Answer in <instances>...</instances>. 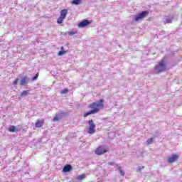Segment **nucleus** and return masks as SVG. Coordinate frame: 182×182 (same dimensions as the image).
I'll list each match as a JSON object with an SVG mask.
<instances>
[{"instance_id": "obj_13", "label": "nucleus", "mask_w": 182, "mask_h": 182, "mask_svg": "<svg viewBox=\"0 0 182 182\" xmlns=\"http://www.w3.org/2000/svg\"><path fill=\"white\" fill-rule=\"evenodd\" d=\"M9 132H10L11 133H14V132H18V130H16V127L10 126V127L9 128Z\"/></svg>"}, {"instance_id": "obj_4", "label": "nucleus", "mask_w": 182, "mask_h": 182, "mask_svg": "<svg viewBox=\"0 0 182 182\" xmlns=\"http://www.w3.org/2000/svg\"><path fill=\"white\" fill-rule=\"evenodd\" d=\"M68 15V9H65L60 11V16L57 19V23H63V20L66 19V16Z\"/></svg>"}, {"instance_id": "obj_20", "label": "nucleus", "mask_w": 182, "mask_h": 182, "mask_svg": "<svg viewBox=\"0 0 182 182\" xmlns=\"http://www.w3.org/2000/svg\"><path fill=\"white\" fill-rule=\"evenodd\" d=\"M153 141H154L153 138H149V139H148L146 140L147 144H151V143H153Z\"/></svg>"}, {"instance_id": "obj_3", "label": "nucleus", "mask_w": 182, "mask_h": 182, "mask_svg": "<svg viewBox=\"0 0 182 182\" xmlns=\"http://www.w3.org/2000/svg\"><path fill=\"white\" fill-rule=\"evenodd\" d=\"M166 63L164 60H162L159 63V65L155 67L156 73H161V72L166 71Z\"/></svg>"}, {"instance_id": "obj_25", "label": "nucleus", "mask_w": 182, "mask_h": 182, "mask_svg": "<svg viewBox=\"0 0 182 182\" xmlns=\"http://www.w3.org/2000/svg\"><path fill=\"white\" fill-rule=\"evenodd\" d=\"M108 164H109V166H114V162L111 161V162H109Z\"/></svg>"}, {"instance_id": "obj_17", "label": "nucleus", "mask_w": 182, "mask_h": 182, "mask_svg": "<svg viewBox=\"0 0 182 182\" xmlns=\"http://www.w3.org/2000/svg\"><path fill=\"white\" fill-rule=\"evenodd\" d=\"M77 33V30L70 31L68 32V34L70 36H73V35H76Z\"/></svg>"}, {"instance_id": "obj_12", "label": "nucleus", "mask_w": 182, "mask_h": 182, "mask_svg": "<svg viewBox=\"0 0 182 182\" xmlns=\"http://www.w3.org/2000/svg\"><path fill=\"white\" fill-rule=\"evenodd\" d=\"M28 77H24L20 80V85L21 86H25V85H28Z\"/></svg>"}, {"instance_id": "obj_8", "label": "nucleus", "mask_w": 182, "mask_h": 182, "mask_svg": "<svg viewBox=\"0 0 182 182\" xmlns=\"http://www.w3.org/2000/svg\"><path fill=\"white\" fill-rule=\"evenodd\" d=\"M89 25H90V21H89V20L84 19L79 23L78 28H85V26Z\"/></svg>"}, {"instance_id": "obj_1", "label": "nucleus", "mask_w": 182, "mask_h": 182, "mask_svg": "<svg viewBox=\"0 0 182 182\" xmlns=\"http://www.w3.org/2000/svg\"><path fill=\"white\" fill-rule=\"evenodd\" d=\"M88 107L89 109H92V110L84 113L83 117H87V116H90V114H96V113H99L100 109L105 107V100L100 99L97 102H92L88 105Z\"/></svg>"}, {"instance_id": "obj_14", "label": "nucleus", "mask_w": 182, "mask_h": 182, "mask_svg": "<svg viewBox=\"0 0 182 182\" xmlns=\"http://www.w3.org/2000/svg\"><path fill=\"white\" fill-rule=\"evenodd\" d=\"M82 0H73L71 4L72 5H80Z\"/></svg>"}, {"instance_id": "obj_7", "label": "nucleus", "mask_w": 182, "mask_h": 182, "mask_svg": "<svg viewBox=\"0 0 182 182\" xmlns=\"http://www.w3.org/2000/svg\"><path fill=\"white\" fill-rule=\"evenodd\" d=\"M65 114H68L67 112H61L59 115H55L53 118V122H59V120H62L63 119V116H65Z\"/></svg>"}, {"instance_id": "obj_26", "label": "nucleus", "mask_w": 182, "mask_h": 182, "mask_svg": "<svg viewBox=\"0 0 182 182\" xmlns=\"http://www.w3.org/2000/svg\"><path fill=\"white\" fill-rule=\"evenodd\" d=\"M141 170V168H139L138 171H140Z\"/></svg>"}, {"instance_id": "obj_6", "label": "nucleus", "mask_w": 182, "mask_h": 182, "mask_svg": "<svg viewBox=\"0 0 182 182\" xmlns=\"http://www.w3.org/2000/svg\"><path fill=\"white\" fill-rule=\"evenodd\" d=\"M147 15H149V11H142V12L139 13L138 15L135 16L134 21L136 22H139V21H141V19H143V18H146V16H147Z\"/></svg>"}, {"instance_id": "obj_2", "label": "nucleus", "mask_w": 182, "mask_h": 182, "mask_svg": "<svg viewBox=\"0 0 182 182\" xmlns=\"http://www.w3.org/2000/svg\"><path fill=\"white\" fill-rule=\"evenodd\" d=\"M107 151H109V148L106 147L105 145H100L95 149V153L97 156H102V154L107 153Z\"/></svg>"}, {"instance_id": "obj_5", "label": "nucleus", "mask_w": 182, "mask_h": 182, "mask_svg": "<svg viewBox=\"0 0 182 182\" xmlns=\"http://www.w3.org/2000/svg\"><path fill=\"white\" fill-rule=\"evenodd\" d=\"M88 124H89L88 134H95V133L96 132V130H95V129L96 128V124L93 122V119L89 120Z\"/></svg>"}, {"instance_id": "obj_9", "label": "nucleus", "mask_w": 182, "mask_h": 182, "mask_svg": "<svg viewBox=\"0 0 182 182\" xmlns=\"http://www.w3.org/2000/svg\"><path fill=\"white\" fill-rule=\"evenodd\" d=\"M44 123H45V119H38L35 123V127L36 129H39L42 127V126H43Z\"/></svg>"}, {"instance_id": "obj_23", "label": "nucleus", "mask_w": 182, "mask_h": 182, "mask_svg": "<svg viewBox=\"0 0 182 182\" xmlns=\"http://www.w3.org/2000/svg\"><path fill=\"white\" fill-rule=\"evenodd\" d=\"M18 82H19V78H16L14 82H13V85L14 86H16V85H18Z\"/></svg>"}, {"instance_id": "obj_15", "label": "nucleus", "mask_w": 182, "mask_h": 182, "mask_svg": "<svg viewBox=\"0 0 182 182\" xmlns=\"http://www.w3.org/2000/svg\"><path fill=\"white\" fill-rule=\"evenodd\" d=\"M66 51L65 50V48L63 46L61 47V50L58 52V56H62V55H65Z\"/></svg>"}, {"instance_id": "obj_11", "label": "nucleus", "mask_w": 182, "mask_h": 182, "mask_svg": "<svg viewBox=\"0 0 182 182\" xmlns=\"http://www.w3.org/2000/svg\"><path fill=\"white\" fill-rule=\"evenodd\" d=\"M73 168H72V165L67 164L63 168V173H69V171H71V170H73Z\"/></svg>"}, {"instance_id": "obj_21", "label": "nucleus", "mask_w": 182, "mask_h": 182, "mask_svg": "<svg viewBox=\"0 0 182 182\" xmlns=\"http://www.w3.org/2000/svg\"><path fill=\"white\" fill-rule=\"evenodd\" d=\"M68 92H69V90H68L67 88H65L64 90H63L60 93L61 95H65L66 93H68Z\"/></svg>"}, {"instance_id": "obj_22", "label": "nucleus", "mask_w": 182, "mask_h": 182, "mask_svg": "<svg viewBox=\"0 0 182 182\" xmlns=\"http://www.w3.org/2000/svg\"><path fill=\"white\" fill-rule=\"evenodd\" d=\"M38 77H39V73H37L36 75L32 78V81L33 82V80H36Z\"/></svg>"}, {"instance_id": "obj_10", "label": "nucleus", "mask_w": 182, "mask_h": 182, "mask_svg": "<svg viewBox=\"0 0 182 182\" xmlns=\"http://www.w3.org/2000/svg\"><path fill=\"white\" fill-rule=\"evenodd\" d=\"M178 159V155L177 154H173L171 157L168 158V161L169 163H174V161H177Z\"/></svg>"}, {"instance_id": "obj_16", "label": "nucleus", "mask_w": 182, "mask_h": 182, "mask_svg": "<svg viewBox=\"0 0 182 182\" xmlns=\"http://www.w3.org/2000/svg\"><path fill=\"white\" fill-rule=\"evenodd\" d=\"M86 178V175L85 174H81L80 176H78L77 178H76V180H77L78 181H80L81 180H83Z\"/></svg>"}, {"instance_id": "obj_24", "label": "nucleus", "mask_w": 182, "mask_h": 182, "mask_svg": "<svg viewBox=\"0 0 182 182\" xmlns=\"http://www.w3.org/2000/svg\"><path fill=\"white\" fill-rule=\"evenodd\" d=\"M166 23H171V18H167V19L166 20Z\"/></svg>"}, {"instance_id": "obj_19", "label": "nucleus", "mask_w": 182, "mask_h": 182, "mask_svg": "<svg viewBox=\"0 0 182 182\" xmlns=\"http://www.w3.org/2000/svg\"><path fill=\"white\" fill-rule=\"evenodd\" d=\"M29 95V91L28 90H24L21 93V96H28Z\"/></svg>"}, {"instance_id": "obj_18", "label": "nucleus", "mask_w": 182, "mask_h": 182, "mask_svg": "<svg viewBox=\"0 0 182 182\" xmlns=\"http://www.w3.org/2000/svg\"><path fill=\"white\" fill-rule=\"evenodd\" d=\"M117 167H118V170L121 174V176H124V172L122 170V166H119V164H117Z\"/></svg>"}]
</instances>
